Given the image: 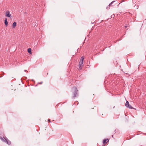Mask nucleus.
<instances>
[{
  "label": "nucleus",
  "mask_w": 146,
  "mask_h": 146,
  "mask_svg": "<svg viewBox=\"0 0 146 146\" xmlns=\"http://www.w3.org/2000/svg\"><path fill=\"white\" fill-rule=\"evenodd\" d=\"M72 89L73 90L72 93L73 95L72 98L73 99H75L78 95V90L77 89V88L75 86L73 87L72 88Z\"/></svg>",
  "instance_id": "nucleus-1"
},
{
  "label": "nucleus",
  "mask_w": 146,
  "mask_h": 146,
  "mask_svg": "<svg viewBox=\"0 0 146 146\" xmlns=\"http://www.w3.org/2000/svg\"><path fill=\"white\" fill-rule=\"evenodd\" d=\"M0 139L3 141L6 142L8 145H10L11 142L6 137H4L3 136L2 137L0 136Z\"/></svg>",
  "instance_id": "nucleus-2"
},
{
  "label": "nucleus",
  "mask_w": 146,
  "mask_h": 146,
  "mask_svg": "<svg viewBox=\"0 0 146 146\" xmlns=\"http://www.w3.org/2000/svg\"><path fill=\"white\" fill-rule=\"evenodd\" d=\"M84 58V57L83 56H82L80 58V61L79 62V69L80 70L82 69V65L83 64V60Z\"/></svg>",
  "instance_id": "nucleus-3"
},
{
  "label": "nucleus",
  "mask_w": 146,
  "mask_h": 146,
  "mask_svg": "<svg viewBox=\"0 0 146 146\" xmlns=\"http://www.w3.org/2000/svg\"><path fill=\"white\" fill-rule=\"evenodd\" d=\"M125 106L127 107L129 109L136 110L135 108H133V107L131 106L129 104V102L128 101H126L125 104Z\"/></svg>",
  "instance_id": "nucleus-4"
},
{
  "label": "nucleus",
  "mask_w": 146,
  "mask_h": 146,
  "mask_svg": "<svg viewBox=\"0 0 146 146\" xmlns=\"http://www.w3.org/2000/svg\"><path fill=\"white\" fill-rule=\"evenodd\" d=\"M5 15L6 17H10L11 16V15L10 13V12L8 10H7L6 11Z\"/></svg>",
  "instance_id": "nucleus-5"
},
{
  "label": "nucleus",
  "mask_w": 146,
  "mask_h": 146,
  "mask_svg": "<svg viewBox=\"0 0 146 146\" xmlns=\"http://www.w3.org/2000/svg\"><path fill=\"white\" fill-rule=\"evenodd\" d=\"M109 139H105L103 141V143L104 145L106 144L109 141Z\"/></svg>",
  "instance_id": "nucleus-6"
},
{
  "label": "nucleus",
  "mask_w": 146,
  "mask_h": 146,
  "mask_svg": "<svg viewBox=\"0 0 146 146\" xmlns=\"http://www.w3.org/2000/svg\"><path fill=\"white\" fill-rule=\"evenodd\" d=\"M116 1H113L111 2L109 5L106 8L107 9H110V7L111 6H112V4L113 3L115 2Z\"/></svg>",
  "instance_id": "nucleus-7"
},
{
  "label": "nucleus",
  "mask_w": 146,
  "mask_h": 146,
  "mask_svg": "<svg viewBox=\"0 0 146 146\" xmlns=\"http://www.w3.org/2000/svg\"><path fill=\"white\" fill-rule=\"evenodd\" d=\"M4 23L6 27H7L8 25V22L7 18H5L4 20Z\"/></svg>",
  "instance_id": "nucleus-8"
},
{
  "label": "nucleus",
  "mask_w": 146,
  "mask_h": 146,
  "mask_svg": "<svg viewBox=\"0 0 146 146\" xmlns=\"http://www.w3.org/2000/svg\"><path fill=\"white\" fill-rule=\"evenodd\" d=\"M17 23L16 22H14L13 23V25L12 26V27L13 28H14L16 26Z\"/></svg>",
  "instance_id": "nucleus-9"
},
{
  "label": "nucleus",
  "mask_w": 146,
  "mask_h": 146,
  "mask_svg": "<svg viewBox=\"0 0 146 146\" xmlns=\"http://www.w3.org/2000/svg\"><path fill=\"white\" fill-rule=\"evenodd\" d=\"M28 52L29 54H31V48H29L28 49Z\"/></svg>",
  "instance_id": "nucleus-10"
},
{
  "label": "nucleus",
  "mask_w": 146,
  "mask_h": 146,
  "mask_svg": "<svg viewBox=\"0 0 146 146\" xmlns=\"http://www.w3.org/2000/svg\"><path fill=\"white\" fill-rule=\"evenodd\" d=\"M129 26V24H126L125 26V28H126L127 27H128Z\"/></svg>",
  "instance_id": "nucleus-11"
},
{
  "label": "nucleus",
  "mask_w": 146,
  "mask_h": 146,
  "mask_svg": "<svg viewBox=\"0 0 146 146\" xmlns=\"http://www.w3.org/2000/svg\"><path fill=\"white\" fill-rule=\"evenodd\" d=\"M42 83H43L42 82H38V84H42Z\"/></svg>",
  "instance_id": "nucleus-12"
},
{
  "label": "nucleus",
  "mask_w": 146,
  "mask_h": 146,
  "mask_svg": "<svg viewBox=\"0 0 146 146\" xmlns=\"http://www.w3.org/2000/svg\"><path fill=\"white\" fill-rule=\"evenodd\" d=\"M48 122H51V121H50V120L49 119H48Z\"/></svg>",
  "instance_id": "nucleus-13"
},
{
  "label": "nucleus",
  "mask_w": 146,
  "mask_h": 146,
  "mask_svg": "<svg viewBox=\"0 0 146 146\" xmlns=\"http://www.w3.org/2000/svg\"><path fill=\"white\" fill-rule=\"evenodd\" d=\"M24 71H25V72H28L27 71V70H24Z\"/></svg>",
  "instance_id": "nucleus-14"
},
{
  "label": "nucleus",
  "mask_w": 146,
  "mask_h": 146,
  "mask_svg": "<svg viewBox=\"0 0 146 146\" xmlns=\"http://www.w3.org/2000/svg\"><path fill=\"white\" fill-rule=\"evenodd\" d=\"M112 136V137H113V135H112V136Z\"/></svg>",
  "instance_id": "nucleus-15"
},
{
  "label": "nucleus",
  "mask_w": 146,
  "mask_h": 146,
  "mask_svg": "<svg viewBox=\"0 0 146 146\" xmlns=\"http://www.w3.org/2000/svg\"><path fill=\"white\" fill-rule=\"evenodd\" d=\"M47 75H48V73H47Z\"/></svg>",
  "instance_id": "nucleus-16"
}]
</instances>
